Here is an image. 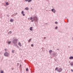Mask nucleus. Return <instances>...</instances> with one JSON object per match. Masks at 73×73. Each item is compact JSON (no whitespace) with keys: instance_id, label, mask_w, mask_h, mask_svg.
<instances>
[{"instance_id":"nucleus-29","label":"nucleus","mask_w":73,"mask_h":73,"mask_svg":"<svg viewBox=\"0 0 73 73\" xmlns=\"http://www.w3.org/2000/svg\"><path fill=\"white\" fill-rule=\"evenodd\" d=\"M71 71H72V72H73V70H71Z\"/></svg>"},{"instance_id":"nucleus-19","label":"nucleus","mask_w":73,"mask_h":73,"mask_svg":"<svg viewBox=\"0 0 73 73\" xmlns=\"http://www.w3.org/2000/svg\"><path fill=\"white\" fill-rule=\"evenodd\" d=\"M12 53H14L15 52V50H13L12 51Z\"/></svg>"},{"instance_id":"nucleus-26","label":"nucleus","mask_w":73,"mask_h":73,"mask_svg":"<svg viewBox=\"0 0 73 73\" xmlns=\"http://www.w3.org/2000/svg\"><path fill=\"white\" fill-rule=\"evenodd\" d=\"M25 1H28V0H25Z\"/></svg>"},{"instance_id":"nucleus-12","label":"nucleus","mask_w":73,"mask_h":73,"mask_svg":"<svg viewBox=\"0 0 73 73\" xmlns=\"http://www.w3.org/2000/svg\"><path fill=\"white\" fill-rule=\"evenodd\" d=\"M6 4L7 5H9V3H8V2H7L6 3Z\"/></svg>"},{"instance_id":"nucleus-8","label":"nucleus","mask_w":73,"mask_h":73,"mask_svg":"<svg viewBox=\"0 0 73 73\" xmlns=\"http://www.w3.org/2000/svg\"><path fill=\"white\" fill-rule=\"evenodd\" d=\"M32 27H31L30 28V31H33V29H32Z\"/></svg>"},{"instance_id":"nucleus-25","label":"nucleus","mask_w":73,"mask_h":73,"mask_svg":"<svg viewBox=\"0 0 73 73\" xmlns=\"http://www.w3.org/2000/svg\"><path fill=\"white\" fill-rule=\"evenodd\" d=\"M55 29H57V27H55Z\"/></svg>"},{"instance_id":"nucleus-2","label":"nucleus","mask_w":73,"mask_h":73,"mask_svg":"<svg viewBox=\"0 0 73 73\" xmlns=\"http://www.w3.org/2000/svg\"><path fill=\"white\" fill-rule=\"evenodd\" d=\"M18 40H17V39H15L14 40H13V43H14V44H16V43H17Z\"/></svg>"},{"instance_id":"nucleus-30","label":"nucleus","mask_w":73,"mask_h":73,"mask_svg":"<svg viewBox=\"0 0 73 73\" xmlns=\"http://www.w3.org/2000/svg\"><path fill=\"white\" fill-rule=\"evenodd\" d=\"M44 39H45V38H46V37H44Z\"/></svg>"},{"instance_id":"nucleus-15","label":"nucleus","mask_w":73,"mask_h":73,"mask_svg":"<svg viewBox=\"0 0 73 73\" xmlns=\"http://www.w3.org/2000/svg\"><path fill=\"white\" fill-rule=\"evenodd\" d=\"M49 52L50 53H52V50H50L49 51Z\"/></svg>"},{"instance_id":"nucleus-1","label":"nucleus","mask_w":73,"mask_h":73,"mask_svg":"<svg viewBox=\"0 0 73 73\" xmlns=\"http://www.w3.org/2000/svg\"><path fill=\"white\" fill-rule=\"evenodd\" d=\"M58 68H55V70H57V71H58L59 72H62V69L61 68H59L58 70Z\"/></svg>"},{"instance_id":"nucleus-9","label":"nucleus","mask_w":73,"mask_h":73,"mask_svg":"<svg viewBox=\"0 0 73 73\" xmlns=\"http://www.w3.org/2000/svg\"><path fill=\"white\" fill-rule=\"evenodd\" d=\"M10 21L11 22H13V19H11L10 20Z\"/></svg>"},{"instance_id":"nucleus-18","label":"nucleus","mask_w":73,"mask_h":73,"mask_svg":"<svg viewBox=\"0 0 73 73\" xmlns=\"http://www.w3.org/2000/svg\"><path fill=\"white\" fill-rule=\"evenodd\" d=\"M26 71H27V72L28 71V68H26Z\"/></svg>"},{"instance_id":"nucleus-27","label":"nucleus","mask_w":73,"mask_h":73,"mask_svg":"<svg viewBox=\"0 0 73 73\" xmlns=\"http://www.w3.org/2000/svg\"><path fill=\"white\" fill-rule=\"evenodd\" d=\"M32 22H33V20L31 21Z\"/></svg>"},{"instance_id":"nucleus-16","label":"nucleus","mask_w":73,"mask_h":73,"mask_svg":"<svg viewBox=\"0 0 73 73\" xmlns=\"http://www.w3.org/2000/svg\"><path fill=\"white\" fill-rule=\"evenodd\" d=\"M25 9H26V10H28V7H26L25 8Z\"/></svg>"},{"instance_id":"nucleus-13","label":"nucleus","mask_w":73,"mask_h":73,"mask_svg":"<svg viewBox=\"0 0 73 73\" xmlns=\"http://www.w3.org/2000/svg\"><path fill=\"white\" fill-rule=\"evenodd\" d=\"M32 40V39L31 38L29 40H28V42H31V40Z\"/></svg>"},{"instance_id":"nucleus-32","label":"nucleus","mask_w":73,"mask_h":73,"mask_svg":"<svg viewBox=\"0 0 73 73\" xmlns=\"http://www.w3.org/2000/svg\"><path fill=\"white\" fill-rule=\"evenodd\" d=\"M16 13V14L17 15V13Z\"/></svg>"},{"instance_id":"nucleus-24","label":"nucleus","mask_w":73,"mask_h":73,"mask_svg":"<svg viewBox=\"0 0 73 73\" xmlns=\"http://www.w3.org/2000/svg\"><path fill=\"white\" fill-rule=\"evenodd\" d=\"M1 73H4V72L3 71H1Z\"/></svg>"},{"instance_id":"nucleus-6","label":"nucleus","mask_w":73,"mask_h":73,"mask_svg":"<svg viewBox=\"0 0 73 73\" xmlns=\"http://www.w3.org/2000/svg\"><path fill=\"white\" fill-rule=\"evenodd\" d=\"M23 13H24V11H22L21 12V14L23 15V16H25V14Z\"/></svg>"},{"instance_id":"nucleus-17","label":"nucleus","mask_w":73,"mask_h":73,"mask_svg":"<svg viewBox=\"0 0 73 73\" xmlns=\"http://www.w3.org/2000/svg\"><path fill=\"white\" fill-rule=\"evenodd\" d=\"M11 42L10 41V42H8V44H11Z\"/></svg>"},{"instance_id":"nucleus-21","label":"nucleus","mask_w":73,"mask_h":73,"mask_svg":"<svg viewBox=\"0 0 73 73\" xmlns=\"http://www.w3.org/2000/svg\"><path fill=\"white\" fill-rule=\"evenodd\" d=\"M32 19H33L32 17H31L30 18V20H32Z\"/></svg>"},{"instance_id":"nucleus-33","label":"nucleus","mask_w":73,"mask_h":73,"mask_svg":"<svg viewBox=\"0 0 73 73\" xmlns=\"http://www.w3.org/2000/svg\"><path fill=\"white\" fill-rule=\"evenodd\" d=\"M57 50H58V49H57Z\"/></svg>"},{"instance_id":"nucleus-5","label":"nucleus","mask_w":73,"mask_h":73,"mask_svg":"<svg viewBox=\"0 0 73 73\" xmlns=\"http://www.w3.org/2000/svg\"><path fill=\"white\" fill-rule=\"evenodd\" d=\"M54 13H55L56 12V10H54V9H53L51 10Z\"/></svg>"},{"instance_id":"nucleus-7","label":"nucleus","mask_w":73,"mask_h":73,"mask_svg":"<svg viewBox=\"0 0 73 73\" xmlns=\"http://www.w3.org/2000/svg\"><path fill=\"white\" fill-rule=\"evenodd\" d=\"M69 59H70V60H72V59H73V57L71 56V57H70Z\"/></svg>"},{"instance_id":"nucleus-28","label":"nucleus","mask_w":73,"mask_h":73,"mask_svg":"<svg viewBox=\"0 0 73 73\" xmlns=\"http://www.w3.org/2000/svg\"><path fill=\"white\" fill-rule=\"evenodd\" d=\"M5 51H7V49H5Z\"/></svg>"},{"instance_id":"nucleus-10","label":"nucleus","mask_w":73,"mask_h":73,"mask_svg":"<svg viewBox=\"0 0 73 73\" xmlns=\"http://www.w3.org/2000/svg\"><path fill=\"white\" fill-rule=\"evenodd\" d=\"M70 65L71 66H72L73 65V62H71L70 63Z\"/></svg>"},{"instance_id":"nucleus-20","label":"nucleus","mask_w":73,"mask_h":73,"mask_svg":"<svg viewBox=\"0 0 73 73\" xmlns=\"http://www.w3.org/2000/svg\"><path fill=\"white\" fill-rule=\"evenodd\" d=\"M31 0H29L28 1V3H29V2H31Z\"/></svg>"},{"instance_id":"nucleus-22","label":"nucleus","mask_w":73,"mask_h":73,"mask_svg":"<svg viewBox=\"0 0 73 73\" xmlns=\"http://www.w3.org/2000/svg\"><path fill=\"white\" fill-rule=\"evenodd\" d=\"M58 22H55V24H58Z\"/></svg>"},{"instance_id":"nucleus-14","label":"nucleus","mask_w":73,"mask_h":73,"mask_svg":"<svg viewBox=\"0 0 73 73\" xmlns=\"http://www.w3.org/2000/svg\"><path fill=\"white\" fill-rule=\"evenodd\" d=\"M12 33V32L11 31H10L8 33V34H11Z\"/></svg>"},{"instance_id":"nucleus-23","label":"nucleus","mask_w":73,"mask_h":73,"mask_svg":"<svg viewBox=\"0 0 73 73\" xmlns=\"http://www.w3.org/2000/svg\"><path fill=\"white\" fill-rule=\"evenodd\" d=\"M31 46H32V47L33 46V44H31Z\"/></svg>"},{"instance_id":"nucleus-31","label":"nucleus","mask_w":73,"mask_h":73,"mask_svg":"<svg viewBox=\"0 0 73 73\" xmlns=\"http://www.w3.org/2000/svg\"><path fill=\"white\" fill-rule=\"evenodd\" d=\"M7 16L8 17H9V15H7Z\"/></svg>"},{"instance_id":"nucleus-4","label":"nucleus","mask_w":73,"mask_h":73,"mask_svg":"<svg viewBox=\"0 0 73 73\" xmlns=\"http://www.w3.org/2000/svg\"><path fill=\"white\" fill-rule=\"evenodd\" d=\"M33 19L35 20H37V18L36 17H35L33 18Z\"/></svg>"},{"instance_id":"nucleus-3","label":"nucleus","mask_w":73,"mask_h":73,"mask_svg":"<svg viewBox=\"0 0 73 73\" xmlns=\"http://www.w3.org/2000/svg\"><path fill=\"white\" fill-rule=\"evenodd\" d=\"M9 55V54L8 52H5L4 54V55L5 56H8Z\"/></svg>"},{"instance_id":"nucleus-11","label":"nucleus","mask_w":73,"mask_h":73,"mask_svg":"<svg viewBox=\"0 0 73 73\" xmlns=\"http://www.w3.org/2000/svg\"><path fill=\"white\" fill-rule=\"evenodd\" d=\"M19 46H21V43H20V42H19Z\"/></svg>"}]
</instances>
